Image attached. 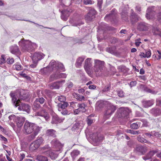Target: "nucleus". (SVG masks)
I'll use <instances>...</instances> for the list:
<instances>
[{"instance_id": "obj_33", "label": "nucleus", "mask_w": 161, "mask_h": 161, "mask_svg": "<svg viewBox=\"0 0 161 161\" xmlns=\"http://www.w3.org/2000/svg\"><path fill=\"white\" fill-rule=\"evenodd\" d=\"M121 15L123 19L125 21H126L128 20V15L127 12H122L121 13Z\"/></svg>"}, {"instance_id": "obj_37", "label": "nucleus", "mask_w": 161, "mask_h": 161, "mask_svg": "<svg viewBox=\"0 0 161 161\" xmlns=\"http://www.w3.org/2000/svg\"><path fill=\"white\" fill-rule=\"evenodd\" d=\"M58 99L59 101L61 102H64L66 100V97L64 96H60L58 97Z\"/></svg>"}, {"instance_id": "obj_13", "label": "nucleus", "mask_w": 161, "mask_h": 161, "mask_svg": "<svg viewBox=\"0 0 161 161\" xmlns=\"http://www.w3.org/2000/svg\"><path fill=\"white\" fill-rule=\"evenodd\" d=\"M56 70H53V71H56L57 72L56 73H54L52 75L50 76V80L51 81H53L54 80H57L59 78V70H61L62 71V69L59 68L58 66H56Z\"/></svg>"}, {"instance_id": "obj_3", "label": "nucleus", "mask_w": 161, "mask_h": 161, "mask_svg": "<svg viewBox=\"0 0 161 161\" xmlns=\"http://www.w3.org/2000/svg\"><path fill=\"white\" fill-rule=\"evenodd\" d=\"M58 67L59 69H62L63 71H65V68L63 64L59 62H56L54 60H52L49 63V66L46 68H44L41 69L40 72L42 75H47L50 72L56 70V66Z\"/></svg>"}, {"instance_id": "obj_15", "label": "nucleus", "mask_w": 161, "mask_h": 161, "mask_svg": "<svg viewBox=\"0 0 161 161\" xmlns=\"http://www.w3.org/2000/svg\"><path fill=\"white\" fill-rule=\"evenodd\" d=\"M25 120V119L23 117H17L15 121L17 126L18 127H21L23 125V124Z\"/></svg>"}, {"instance_id": "obj_29", "label": "nucleus", "mask_w": 161, "mask_h": 161, "mask_svg": "<svg viewBox=\"0 0 161 161\" xmlns=\"http://www.w3.org/2000/svg\"><path fill=\"white\" fill-rule=\"evenodd\" d=\"M61 122L60 120L59 119L58 117L57 116H53V117L51 123L53 124H58Z\"/></svg>"}, {"instance_id": "obj_45", "label": "nucleus", "mask_w": 161, "mask_h": 161, "mask_svg": "<svg viewBox=\"0 0 161 161\" xmlns=\"http://www.w3.org/2000/svg\"><path fill=\"white\" fill-rule=\"evenodd\" d=\"M36 102H38V103H40L41 104H43L44 103L45 101V99L43 97L37 98L36 99Z\"/></svg>"}, {"instance_id": "obj_2", "label": "nucleus", "mask_w": 161, "mask_h": 161, "mask_svg": "<svg viewBox=\"0 0 161 161\" xmlns=\"http://www.w3.org/2000/svg\"><path fill=\"white\" fill-rule=\"evenodd\" d=\"M41 129V127L34 123L26 121L24 126L23 131L26 134H29L33 132L28 137V139L31 141L35 138Z\"/></svg>"}, {"instance_id": "obj_22", "label": "nucleus", "mask_w": 161, "mask_h": 161, "mask_svg": "<svg viewBox=\"0 0 161 161\" xmlns=\"http://www.w3.org/2000/svg\"><path fill=\"white\" fill-rule=\"evenodd\" d=\"M56 131L53 129H49L46 131V134L47 136L55 137L56 136Z\"/></svg>"}, {"instance_id": "obj_38", "label": "nucleus", "mask_w": 161, "mask_h": 161, "mask_svg": "<svg viewBox=\"0 0 161 161\" xmlns=\"http://www.w3.org/2000/svg\"><path fill=\"white\" fill-rule=\"evenodd\" d=\"M127 132L128 133H131L133 135L138 134L141 133L140 131L139 130L136 131L134 130H127Z\"/></svg>"}, {"instance_id": "obj_49", "label": "nucleus", "mask_w": 161, "mask_h": 161, "mask_svg": "<svg viewBox=\"0 0 161 161\" xmlns=\"http://www.w3.org/2000/svg\"><path fill=\"white\" fill-rule=\"evenodd\" d=\"M147 92L153 94H156L158 93L157 91L152 90L149 89H147Z\"/></svg>"}, {"instance_id": "obj_11", "label": "nucleus", "mask_w": 161, "mask_h": 161, "mask_svg": "<svg viewBox=\"0 0 161 161\" xmlns=\"http://www.w3.org/2000/svg\"><path fill=\"white\" fill-rule=\"evenodd\" d=\"M43 154L47 155H49L51 158L53 159L57 158L58 156V154L56 153L55 151H52L51 150H46L42 153Z\"/></svg>"}, {"instance_id": "obj_42", "label": "nucleus", "mask_w": 161, "mask_h": 161, "mask_svg": "<svg viewBox=\"0 0 161 161\" xmlns=\"http://www.w3.org/2000/svg\"><path fill=\"white\" fill-rule=\"evenodd\" d=\"M38 102H36V100L34 102L33 104V108L36 110L40 107V105L39 104Z\"/></svg>"}, {"instance_id": "obj_41", "label": "nucleus", "mask_w": 161, "mask_h": 161, "mask_svg": "<svg viewBox=\"0 0 161 161\" xmlns=\"http://www.w3.org/2000/svg\"><path fill=\"white\" fill-rule=\"evenodd\" d=\"M84 3L86 5L93 4L94 2L93 1L91 0H83Z\"/></svg>"}, {"instance_id": "obj_17", "label": "nucleus", "mask_w": 161, "mask_h": 161, "mask_svg": "<svg viewBox=\"0 0 161 161\" xmlns=\"http://www.w3.org/2000/svg\"><path fill=\"white\" fill-rule=\"evenodd\" d=\"M43 57V54L42 53H35L33 56L32 59L35 61H38L42 59Z\"/></svg>"}, {"instance_id": "obj_55", "label": "nucleus", "mask_w": 161, "mask_h": 161, "mask_svg": "<svg viewBox=\"0 0 161 161\" xmlns=\"http://www.w3.org/2000/svg\"><path fill=\"white\" fill-rule=\"evenodd\" d=\"M61 111V114L64 115H67L69 114L68 111L66 110H64V109H62V111Z\"/></svg>"}, {"instance_id": "obj_62", "label": "nucleus", "mask_w": 161, "mask_h": 161, "mask_svg": "<svg viewBox=\"0 0 161 161\" xmlns=\"http://www.w3.org/2000/svg\"><path fill=\"white\" fill-rule=\"evenodd\" d=\"M149 9H148L147 10V13L146 14V17H147V19H149L150 18V17L149 16L150 13L149 12Z\"/></svg>"}, {"instance_id": "obj_51", "label": "nucleus", "mask_w": 161, "mask_h": 161, "mask_svg": "<svg viewBox=\"0 0 161 161\" xmlns=\"http://www.w3.org/2000/svg\"><path fill=\"white\" fill-rule=\"evenodd\" d=\"M151 133L153 135H154V136L156 137H160L161 136V135L158 132H156L155 131H153L151 132Z\"/></svg>"}, {"instance_id": "obj_48", "label": "nucleus", "mask_w": 161, "mask_h": 161, "mask_svg": "<svg viewBox=\"0 0 161 161\" xmlns=\"http://www.w3.org/2000/svg\"><path fill=\"white\" fill-rule=\"evenodd\" d=\"M117 94L118 96L120 97H123L124 96V92L122 90H119L118 91Z\"/></svg>"}, {"instance_id": "obj_40", "label": "nucleus", "mask_w": 161, "mask_h": 161, "mask_svg": "<svg viewBox=\"0 0 161 161\" xmlns=\"http://www.w3.org/2000/svg\"><path fill=\"white\" fill-rule=\"evenodd\" d=\"M137 140L141 142L147 143V141L146 139L140 136L137 137Z\"/></svg>"}, {"instance_id": "obj_20", "label": "nucleus", "mask_w": 161, "mask_h": 161, "mask_svg": "<svg viewBox=\"0 0 161 161\" xmlns=\"http://www.w3.org/2000/svg\"><path fill=\"white\" fill-rule=\"evenodd\" d=\"M143 106L145 108H148L153 104L152 100L143 101L142 102Z\"/></svg>"}, {"instance_id": "obj_64", "label": "nucleus", "mask_w": 161, "mask_h": 161, "mask_svg": "<svg viewBox=\"0 0 161 161\" xmlns=\"http://www.w3.org/2000/svg\"><path fill=\"white\" fill-rule=\"evenodd\" d=\"M89 88L90 89H94L96 88V86L94 85H91L89 86Z\"/></svg>"}, {"instance_id": "obj_46", "label": "nucleus", "mask_w": 161, "mask_h": 161, "mask_svg": "<svg viewBox=\"0 0 161 161\" xmlns=\"http://www.w3.org/2000/svg\"><path fill=\"white\" fill-rule=\"evenodd\" d=\"M141 121L143 123V126L147 127L148 125L149 122L145 119H142Z\"/></svg>"}, {"instance_id": "obj_59", "label": "nucleus", "mask_w": 161, "mask_h": 161, "mask_svg": "<svg viewBox=\"0 0 161 161\" xmlns=\"http://www.w3.org/2000/svg\"><path fill=\"white\" fill-rule=\"evenodd\" d=\"M0 137L1 138V140L5 142H7V139L5 137L3 136L2 135H0Z\"/></svg>"}, {"instance_id": "obj_57", "label": "nucleus", "mask_w": 161, "mask_h": 161, "mask_svg": "<svg viewBox=\"0 0 161 161\" xmlns=\"http://www.w3.org/2000/svg\"><path fill=\"white\" fill-rule=\"evenodd\" d=\"M59 78H66L67 75L65 73H60L59 74Z\"/></svg>"}, {"instance_id": "obj_52", "label": "nucleus", "mask_w": 161, "mask_h": 161, "mask_svg": "<svg viewBox=\"0 0 161 161\" xmlns=\"http://www.w3.org/2000/svg\"><path fill=\"white\" fill-rule=\"evenodd\" d=\"M7 63L9 64H12L14 62V60L13 58H8L7 59Z\"/></svg>"}, {"instance_id": "obj_32", "label": "nucleus", "mask_w": 161, "mask_h": 161, "mask_svg": "<svg viewBox=\"0 0 161 161\" xmlns=\"http://www.w3.org/2000/svg\"><path fill=\"white\" fill-rule=\"evenodd\" d=\"M94 115L91 114L87 118V122L88 125H91L93 122V119L91 118V117H93Z\"/></svg>"}, {"instance_id": "obj_25", "label": "nucleus", "mask_w": 161, "mask_h": 161, "mask_svg": "<svg viewBox=\"0 0 161 161\" xmlns=\"http://www.w3.org/2000/svg\"><path fill=\"white\" fill-rule=\"evenodd\" d=\"M36 159L38 161H50L47 157L42 155H37Z\"/></svg>"}, {"instance_id": "obj_24", "label": "nucleus", "mask_w": 161, "mask_h": 161, "mask_svg": "<svg viewBox=\"0 0 161 161\" xmlns=\"http://www.w3.org/2000/svg\"><path fill=\"white\" fill-rule=\"evenodd\" d=\"M10 51L12 53L16 54L19 52V49L17 46L14 45L10 47Z\"/></svg>"}, {"instance_id": "obj_8", "label": "nucleus", "mask_w": 161, "mask_h": 161, "mask_svg": "<svg viewBox=\"0 0 161 161\" xmlns=\"http://www.w3.org/2000/svg\"><path fill=\"white\" fill-rule=\"evenodd\" d=\"M131 112L128 108H121L118 111V116L119 118H125L127 117Z\"/></svg>"}, {"instance_id": "obj_12", "label": "nucleus", "mask_w": 161, "mask_h": 161, "mask_svg": "<svg viewBox=\"0 0 161 161\" xmlns=\"http://www.w3.org/2000/svg\"><path fill=\"white\" fill-rule=\"evenodd\" d=\"M147 24L144 22H140L137 23V28L140 31H146L148 29Z\"/></svg>"}, {"instance_id": "obj_1", "label": "nucleus", "mask_w": 161, "mask_h": 161, "mask_svg": "<svg viewBox=\"0 0 161 161\" xmlns=\"http://www.w3.org/2000/svg\"><path fill=\"white\" fill-rule=\"evenodd\" d=\"M21 92H20V93L18 92L14 93L12 92H10V95L12 97L13 104L15 107L19 106L18 109L19 110L25 111L28 113H29L30 111V107L28 105L25 103L19 104L20 102L19 99L25 100L29 97L28 94H25L21 95Z\"/></svg>"}, {"instance_id": "obj_47", "label": "nucleus", "mask_w": 161, "mask_h": 161, "mask_svg": "<svg viewBox=\"0 0 161 161\" xmlns=\"http://www.w3.org/2000/svg\"><path fill=\"white\" fill-rule=\"evenodd\" d=\"M43 139L42 138H40L39 139H37L35 141V143L39 145V146L43 142Z\"/></svg>"}, {"instance_id": "obj_36", "label": "nucleus", "mask_w": 161, "mask_h": 161, "mask_svg": "<svg viewBox=\"0 0 161 161\" xmlns=\"http://www.w3.org/2000/svg\"><path fill=\"white\" fill-rule=\"evenodd\" d=\"M118 69L120 72H125L127 70L125 67L123 65L120 66L118 67Z\"/></svg>"}, {"instance_id": "obj_34", "label": "nucleus", "mask_w": 161, "mask_h": 161, "mask_svg": "<svg viewBox=\"0 0 161 161\" xmlns=\"http://www.w3.org/2000/svg\"><path fill=\"white\" fill-rule=\"evenodd\" d=\"M140 124L141 123L139 122H138V123H133L130 125V127L132 129H136L140 126Z\"/></svg>"}, {"instance_id": "obj_16", "label": "nucleus", "mask_w": 161, "mask_h": 161, "mask_svg": "<svg viewBox=\"0 0 161 161\" xmlns=\"http://www.w3.org/2000/svg\"><path fill=\"white\" fill-rule=\"evenodd\" d=\"M131 22L132 24H135L136 22L139 21L140 18L136 14L133 12H132L131 15L130 16Z\"/></svg>"}, {"instance_id": "obj_43", "label": "nucleus", "mask_w": 161, "mask_h": 161, "mask_svg": "<svg viewBox=\"0 0 161 161\" xmlns=\"http://www.w3.org/2000/svg\"><path fill=\"white\" fill-rule=\"evenodd\" d=\"M14 114H12L9 116L8 119L10 120H13L14 121H15L17 117Z\"/></svg>"}, {"instance_id": "obj_31", "label": "nucleus", "mask_w": 161, "mask_h": 161, "mask_svg": "<svg viewBox=\"0 0 161 161\" xmlns=\"http://www.w3.org/2000/svg\"><path fill=\"white\" fill-rule=\"evenodd\" d=\"M80 154V152L77 150H74L71 153V155L73 159Z\"/></svg>"}, {"instance_id": "obj_10", "label": "nucleus", "mask_w": 161, "mask_h": 161, "mask_svg": "<svg viewBox=\"0 0 161 161\" xmlns=\"http://www.w3.org/2000/svg\"><path fill=\"white\" fill-rule=\"evenodd\" d=\"M96 14V11L94 9H90L89 12L85 16V20L87 22H90L95 18Z\"/></svg>"}, {"instance_id": "obj_26", "label": "nucleus", "mask_w": 161, "mask_h": 161, "mask_svg": "<svg viewBox=\"0 0 161 161\" xmlns=\"http://www.w3.org/2000/svg\"><path fill=\"white\" fill-rule=\"evenodd\" d=\"M77 107H78V109L81 112H85L86 111L85 108V105L84 103H81L77 104Z\"/></svg>"}, {"instance_id": "obj_7", "label": "nucleus", "mask_w": 161, "mask_h": 161, "mask_svg": "<svg viewBox=\"0 0 161 161\" xmlns=\"http://www.w3.org/2000/svg\"><path fill=\"white\" fill-rule=\"evenodd\" d=\"M104 62L103 61L97 59L94 60V70L96 73H99L102 70L104 66Z\"/></svg>"}, {"instance_id": "obj_54", "label": "nucleus", "mask_w": 161, "mask_h": 161, "mask_svg": "<svg viewBox=\"0 0 161 161\" xmlns=\"http://www.w3.org/2000/svg\"><path fill=\"white\" fill-rule=\"evenodd\" d=\"M110 88V86H105V87L103 89V91L105 92H108L109 91Z\"/></svg>"}, {"instance_id": "obj_53", "label": "nucleus", "mask_w": 161, "mask_h": 161, "mask_svg": "<svg viewBox=\"0 0 161 161\" xmlns=\"http://www.w3.org/2000/svg\"><path fill=\"white\" fill-rule=\"evenodd\" d=\"M77 104L78 103L76 102H72L70 103V106L74 108H76V106H77Z\"/></svg>"}, {"instance_id": "obj_4", "label": "nucleus", "mask_w": 161, "mask_h": 161, "mask_svg": "<svg viewBox=\"0 0 161 161\" xmlns=\"http://www.w3.org/2000/svg\"><path fill=\"white\" fill-rule=\"evenodd\" d=\"M19 44L22 50L24 52H31L37 47L35 43L32 42L28 40H25L24 39L19 41Z\"/></svg>"}, {"instance_id": "obj_14", "label": "nucleus", "mask_w": 161, "mask_h": 161, "mask_svg": "<svg viewBox=\"0 0 161 161\" xmlns=\"http://www.w3.org/2000/svg\"><path fill=\"white\" fill-rule=\"evenodd\" d=\"M71 11L68 10H64L62 12V14L61 15V18L64 21L67 20Z\"/></svg>"}, {"instance_id": "obj_9", "label": "nucleus", "mask_w": 161, "mask_h": 161, "mask_svg": "<svg viewBox=\"0 0 161 161\" xmlns=\"http://www.w3.org/2000/svg\"><path fill=\"white\" fill-rule=\"evenodd\" d=\"M65 82V80L55 82L49 84L48 85L49 88L52 89H58L63 85V84Z\"/></svg>"}, {"instance_id": "obj_5", "label": "nucleus", "mask_w": 161, "mask_h": 161, "mask_svg": "<svg viewBox=\"0 0 161 161\" xmlns=\"http://www.w3.org/2000/svg\"><path fill=\"white\" fill-rule=\"evenodd\" d=\"M106 107L104 115L106 117L108 118L115 111L116 107L111 103H108Z\"/></svg>"}, {"instance_id": "obj_39", "label": "nucleus", "mask_w": 161, "mask_h": 161, "mask_svg": "<svg viewBox=\"0 0 161 161\" xmlns=\"http://www.w3.org/2000/svg\"><path fill=\"white\" fill-rule=\"evenodd\" d=\"M151 55V51L149 49L148 50L146 51L145 54V56H143L144 58H150Z\"/></svg>"}, {"instance_id": "obj_21", "label": "nucleus", "mask_w": 161, "mask_h": 161, "mask_svg": "<svg viewBox=\"0 0 161 161\" xmlns=\"http://www.w3.org/2000/svg\"><path fill=\"white\" fill-rule=\"evenodd\" d=\"M136 150L143 154L147 151V149L146 147L139 146L136 147Z\"/></svg>"}, {"instance_id": "obj_19", "label": "nucleus", "mask_w": 161, "mask_h": 161, "mask_svg": "<svg viewBox=\"0 0 161 161\" xmlns=\"http://www.w3.org/2000/svg\"><path fill=\"white\" fill-rule=\"evenodd\" d=\"M51 144L55 147H58L59 150L62 147L61 143L57 140L54 139L51 142Z\"/></svg>"}, {"instance_id": "obj_58", "label": "nucleus", "mask_w": 161, "mask_h": 161, "mask_svg": "<svg viewBox=\"0 0 161 161\" xmlns=\"http://www.w3.org/2000/svg\"><path fill=\"white\" fill-rule=\"evenodd\" d=\"M103 139V137L102 136H100L98 137V139L97 140V142H101Z\"/></svg>"}, {"instance_id": "obj_18", "label": "nucleus", "mask_w": 161, "mask_h": 161, "mask_svg": "<svg viewBox=\"0 0 161 161\" xmlns=\"http://www.w3.org/2000/svg\"><path fill=\"white\" fill-rule=\"evenodd\" d=\"M69 106L68 103L67 102H63V103H58V110L59 111H62V109H65Z\"/></svg>"}, {"instance_id": "obj_30", "label": "nucleus", "mask_w": 161, "mask_h": 161, "mask_svg": "<svg viewBox=\"0 0 161 161\" xmlns=\"http://www.w3.org/2000/svg\"><path fill=\"white\" fill-rule=\"evenodd\" d=\"M39 145L36 144L35 142L31 144L30 148L32 150H34L39 147Z\"/></svg>"}, {"instance_id": "obj_28", "label": "nucleus", "mask_w": 161, "mask_h": 161, "mask_svg": "<svg viewBox=\"0 0 161 161\" xmlns=\"http://www.w3.org/2000/svg\"><path fill=\"white\" fill-rule=\"evenodd\" d=\"M84 58L79 57L77 60L76 63V66L77 67H79L81 66L82 63L84 60Z\"/></svg>"}, {"instance_id": "obj_6", "label": "nucleus", "mask_w": 161, "mask_h": 161, "mask_svg": "<svg viewBox=\"0 0 161 161\" xmlns=\"http://www.w3.org/2000/svg\"><path fill=\"white\" fill-rule=\"evenodd\" d=\"M92 63L91 58H88L85 61L84 68L86 73L89 75H91L93 73Z\"/></svg>"}, {"instance_id": "obj_27", "label": "nucleus", "mask_w": 161, "mask_h": 161, "mask_svg": "<svg viewBox=\"0 0 161 161\" xmlns=\"http://www.w3.org/2000/svg\"><path fill=\"white\" fill-rule=\"evenodd\" d=\"M156 153V152L155 151H150L149 153L147 154L146 156L144 157L145 158L144 159L146 160L150 159Z\"/></svg>"}, {"instance_id": "obj_35", "label": "nucleus", "mask_w": 161, "mask_h": 161, "mask_svg": "<svg viewBox=\"0 0 161 161\" xmlns=\"http://www.w3.org/2000/svg\"><path fill=\"white\" fill-rule=\"evenodd\" d=\"M13 68L17 70H20L22 69V67L19 63H17L13 66Z\"/></svg>"}, {"instance_id": "obj_56", "label": "nucleus", "mask_w": 161, "mask_h": 161, "mask_svg": "<svg viewBox=\"0 0 161 161\" xmlns=\"http://www.w3.org/2000/svg\"><path fill=\"white\" fill-rule=\"evenodd\" d=\"M102 0H98L97 1V6H98L100 9L101 8L102 4Z\"/></svg>"}, {"instance_id": "obj_44", "label": "nucleus", "mask_w": 161, "mask_h": 161, "mask_svg": "<svg viewBox=\"0 0 161 161\" xmlns=\"http://www.w3.org/2000/svg\"><path fill=\"white\" fill-rule=\"evenodd\" d=\"M37 114L38 116H41L42 117H43L46 121L48 120V119H49V117L48 115L47 114L42 115L40 113H37Z\"/></svg>"}, {"instance_id": "obj_63", "label": "nucleus", "mask_w": 161, "mask_h": 161, "mask_svg": "<svg viewBox=\"0 0 161 161\" xmlns=\"http://www.w3.org/2000/svg\"><path fill=\"white\" fill-rule=\"evenodd\" d=\"M74 113L75 114H79V113L81 111L79 110L78 108L75 109L74 111Z\"/></svg>"}, {"instance_id": "obj_61", "label": "nucleus", "mask_w": 161, "mask_h": 161, "mask_svg": "<svg viewBox=\"0 0 161 161\" xmlns=\"http://www.w3.org/2000/svg\"><path fill=\"white\" fill-rule=\"evenodd\" d=\"M137 82L136 81H132L130 82V86H134L136 85Z\"/></svg>"}, {"instance_id": "obj_50", "label": "nucleus", "mask_w": 161, "mask_h": 161, "mask_svg": "<svg viewBox=\"0 0 161 161\" xmlns=\"http://www.w3.org/2000/svg\"><path fill=\"white\" fill-rule=\"evenodd\" d=\"M70 0H62V3L66 6H68L70 4Z\"/></svg>"}, {"instance_id": "obj_23", "label": "nucleus", "mask_w": 161, "mask_h": 161, "mask_svg": "<svg viewBox=\"0 0 161 161\" xmlns=\"http://www.w3.org/2000/svg\"><path fill=\"white\" fill-rule=\"evenodd\" d=\"M73 96L74 97L79 101H84L85 100V97L83 96H81L75 92L73 93Z\"/></svg>"}, {"instance_id": "obj_60", "label": "nucleus", "mask_w": 161, "mask_h": 161, "mask_svg": "<svg viewBox=\"0 0 161 161\" xmlns=\"http://www.w3.org/2000/svg\"><path fill=\"white\" fill-rule=\"evenodd\" d=\"M110 53H112L114 55H116L117 54V52L115 51H113L112 50V48H110Z\"/></svg>"}]
</instances>
